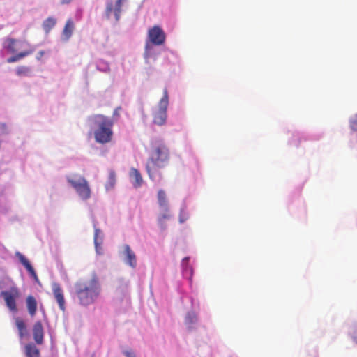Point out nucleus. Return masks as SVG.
<instances>
[{
    "instance_id": "4be33fe9",
    "label": "nucleus",
    "mask_w": 357,
    "mask_h": 357,
    "mask_svg": "<svg viewBox=\"0 0 357 357\" xmlns=\"http://www.w3.org/2000/svg\"><path fill=\"white\" fill-rule=\"evenodd\" d=\"M16 43V40L13 38H8L6 40V48L11 53L15 52L16 50L15 48V44Z\"/></svg>"
},
{
    "instance_id": "7c9ffc66",
    "label": "nucleus",
    "mask_w": 357,
    "mask_h": 357,
    "mask_svg": "<svg viewBox=\"0 0 357 357\" xmlns=\"http://www.w3.org/2000/svg\"><path fill=\"white\" fill-rule=\"evenodd\" d=\"M188 261V257L184 258L183 260V264H185V262L187 263Z\"/></svg>"
},
{
    "instance_id": "20e7f679",
    "label": "nucleus",
    "mask_w": 357,
    "mask_h": 357,
    "mask_svg": "<svg viewBox=\"0 0 357 357\" xmlns=\"http://www.w3.org/2000/svg\"><path fill=\"white\" fill-rule=\"evenodd\" d=\"M148 38L149 42H146L144 52L146 59L151 56L152 45H162L165 43L166 34L160 26L155 25L148 30Z\"/></svg>"
},
{
    "instance_id": "6e6552de",
    "label": "nucleus",
    "mask_w": 357,
    "mask_h": 357,
    "mask_svg": "<svg viewBox=\"0 0 357 357\" xmlns=\"http://www.w3.org/2000/svg\"><path fill=\"white\" fill-rule=\"evenodd\" d=\"M126 0H116L115 5L114 6L112 1H108L105 8V15L107 19L111 17L112 13L114 15L116 21H119L120 19V15L121 12L122 3Z\"/></svg>"
},
{
    "instance_id": "f03ea898",
    "label": "nucleus",
    "mask_w": 357,
    "mask_h": 357,
    "mask_svg": "<svg viewBox=\"0 0 357 357\" xmlns=\"http://www.w3.org/2000/svg\"><path fill=\"white\" fill-rule=\"evenodd\" d=\"M101 287L98 278L94 275L87 281H79L75 284V295L82 305L92 304L98 297Z\"/></svg>"
},
{
    "instance_id": "f704fd0d",
    "label": "nucleus",
    "mask_w": 357,
    "mask_h": 357,
    "mask_svg": "<svg viewBox=\"0 0 357 357\" xmlns=\"http://www.w3.org/2000/svg\"><path fill=\"white\" fill-rule=\"evenodd\" d=\"M180 222H183V220L181 219V220H180Z\"/></svg>"
},
{
    "instance_id": "473e14b6",
    "label": "nucleus",
    "mask_w": 357,
    "mask_h": 357,
    "mask_svg": "<svg viewBox=\"0 0 357 357\" xmlns=\"http://www.w3.org/2000/svg\"><path fill=\"white\" fill-rule=\"evenodd\" d=\"M114 115H118V109H116L114 112Z\"/></svg>"
},
{
    "instance_id": "f8f14e48",
    "label": "nucleus",
    "mask_w": 357,
    "mask_h": 357,
    "mask_svg": "<svg viewBox=\"0 0 357 357\" xmlns=\"http://www.w3.org/2000/svg\"><path fill=\"white\" fill-rule=\"evenodd\" d=\"M16 256L17 257L20 263L26 268L27 271L29 273L30 275L36 281H38V275H37L33 267L31 266V263L28 260V259H26V257L20 252H17Z\"/></svg>"
},
{
    "instance_id": "72a5a7b5",
    "label": "nucleus",
    "mask_w": 357,
    "mask_h": 357,
    "mask_svg": "<svg viewBox=\"0 0 357 357\" xmlns=\"http://www.w3.org/2000/svg\"><path fill=\"white\" fill-rule=\"evenodd\" d=\"M43 55V51H40V52H39V56H42Z\"/></svg>"
},
{
    "instance_id": "f257e3e1",
    "label": "nucleus",
    "mask_w": 357,
    "mask_h": 357,
    "mask_svg": "<svg viewBox=\"0 0 357 357\" xmlns=\"http://www.w3.org/2000/svg\"><path fill=\"white\" fill-rule=\"evenodd\" d=\"M170 152L167 146L161 140L151 142L149 158L146 165V170L149 178L154 182H160L163 176L159 170L169 162Z\"/></svg>"
},
{
    "instance_id": "2eb2a0df",
    "label": "nucleus",
    "mask_w": 357,
    "mask_h": 357,
    "mask_svg": "<svg viewBox=\"0 0 357 357\" xmlns=\"http://www.w3.org/2000/svg\"><path fill=\"white\" fill-rule=\"evenodd\" d=\"M26 357H40L39 349L33 343L26 344L24 346Z\"/></svg>"
},
{
    "instance_id": "7ed1b4c3",
    "label": "nucleus",
    "mask_w": 357,
    "mask_h": 357,
    "mask_svg": "<svg viewBox=\"0 0 357 357\" xmlns=\"http://www.w3.org/2000/svg\"><path fill=\"white\" fill-rule=\"evenodd\" d=\"M96 127L94 130V138L96 142L107 144L112 141L113 136V121L102 114H96L91 117Z\"/></svg>"
},
{
    "instance_id": "9d476101",
    "label": "nucleus",
    "mask_w": 357,
    "mask_h": 357,
    "mask_svg": "<svg viewBox=\"0 0 357 357\" xmlns=\"http://www.w3.org/2000/svg\"><path fill=\"white\" fill-rule=\"evenodd\" d=\"M123 255L125 256L126 262L132 268L137 266V258L135 252L131 250L130 247L126 244L123 246Z\"/></svg>"
},
{
    "instance_id": "f3484780",
    "label": "nucleus",
    "mask_w": 357,
    "mask_h": 357,
    "mask_svg": "<svg viewBox=\"0 0 357 357\" xmlns=\"http://www.w3.org/2000/svg\"><path fill=\"white\" fill-rule=\"evenodd\" d=\"M159 206L165 211H168V202L165 190H159L157 195Z\"/></svg>"
},
{
    "instance_id": "1a4fd4ad",
    "label": "nucleus",
    "mask_w": 357,
    "mask_h": 357,
    "mask_svg": "<svg viewBox=\"0 0 357 357\" xmlns=\"http://www.w3.org/2000/svg\"><path fill=\"white\" fill-rule=\"evenodd\" d=\"M52 292L60 310L64 312L66 310V301L64 298L63 291L59 284L53 283Z\"/></svg>"
},
{
    "instance_id": "4468645a",
    "label": "nucleus",
    "mask_w": 357,
    "mask_h": 357,
    "mask_svg": "<svg viewBox=\"0 0 357 357\" xmlns=\"http://www.w3.org/2000/svg\"><path fill=\"white\" fill-rule=\"evenodd\" d=\"M75 29V24L72 19H68L62 31V36L65 40H69L71 37L73 30Z\"/></svg>"
},
{
    "instance_id": "dca6fc26",
    "label": "nucleus",
    "mask_w": 357,
    "mask_h": 357,
    "mask_svg": "<svg viewBox=\"0 0 357 357\" xmlns=\"http://www.w3.org/2000/svg\"><path fill=\"white\" fill-rule=\"evenodd\" d=\"M130 176L133 178V186L136 188H139L143 183V178L140 172L135 168L130 169Z\"/></svg>"
},
{
    "instance_id": "aec40b11",
    "label": "nucleus",
    "mask_w": 357,
    "mask_h": 357,
    "mask_svg": "<svg viewBox=\"0 0 357 357\" xmlns=\"http://www.w3.org/2000/svg\"><path fill=\"white\" fill-rule=\"evenodd\" d=\"M116 173L114 170H110L107 181L105 185L106 190H109L114 188L116 184Z\"/></svg>"
},
{
    "instance_id": "c85d7f7f",
    "label": "nucleus",
    "mask_w": 357,
    "mask_h": 357,
    "mask_svg": "<svg viewBox=\"0 0 357 357\" xmlns=\"http://www.w3.org/2000/svg\"><path fill=\"white\" fill-rule=\"evenodd\" d=\"M98 229H96V231H95V237H94V241H95V244L96 245V247L98 246V243H97V237H98Z\"/></svg>"
},
{
    "instance_id": "5701e85b",
    "label": "nucleus",
    "mask_w": 357,
    "mask_h": 357,
    "mask_svg": "<svg viewBox=\"0 0 357 357\" xmlns=\"http://www.w3.org/2000/svg\"><path fill=\"white\" fill-rule=\"evenodd\" d=\"M197 321V316L193 312H190L187 314L185 321L188 324H192Z\"/></svg>"
},
{
    "instance_id": "ddd939ff",
    "label": "nucleus",
    "mask_w": 357,
    "mask_h": 357,
    "mask_svg": "<svg viewBox=\"0 0 357 357\" xmlns=\"http://www.w3.org/2000/svg\"><path fill=\"white\" fill-rule=\"evenodd\" d=\"M27 310L31 317H34L37 311V301L32 295H29L26 298Z\"/></svg>"
},
{
    "instance_id": "cd10ccee",
    "label": "nucleus",
    "mask_w": 357,
    "mask_h": 357,
    "mask_svg": "<svg viewBox=\"0 0 357 357\" xmlns=\"http://www.w3.org/2000/svg\"><path fill=\"white\" fill-rule=\"evenodd\" d=\"M353 340L357 344V326L353 331Z\"/></svg>"
},
{
    "instance_id": "423d86ee",
    "label": "nucleus",
    "mask_w": 357,
    "mask_h": 357,
    "mask_svg": "<svg viewBox=\"0 0 357 357\" xmlns=\"http://www.w3.org/2000/svg\"><path fill=\"white\" fill-rule=\"evenodd\" d=\"M68 181L75 188L82 199H88L91 197V190L88 182L83 176L68 178Z\"/></svg>"
},
{
    "instance_id": "b1692460",
    "label": "nucleus",
    "mask_w": 357,
    "mask_h": 357,
    "mask_svg": "<svg viewBox=\"0 0 357 357\" xmlns=\"http://www.w3.org/2000/svg\"><path fill=\"white\" fill-rule=\"evenodd\" d=\"M34 52V49L33 48H30L27 50H25V51H23V52H21L20 53L17 54V56H18V59L19 60L23 59L24 57L26 56H29L31 54H33V52Z\"/></svg>"
},
{
    "instance_id": "393cba45",
    "label": "nucleus",
    "mask_w": 357,
    "mask_h": 357,
    "mask_svg": "<svg viewBox=\"0 0 357 357\" xmlns=\"http://www.w3.org/2000/svg\"><path fill=\"white\" fill-rule=\"evenodd\" d=\"M350 127L352 130L357 131V114L350 119Z\"/></svg>"
},
{
    "instance_id": "412c9836",
    "label": "nucleus",
    "mask_w": 357,
    "mask_h": 357,
    "mask_svg": "<svg viewBox=\"0 0 357 357\" xmlns=\"http://www.w3.org/2000/svg\"><path fill=\"white\" fill-rule=\"evenodd\" d=\"M30 73V68L25 66H21L17 68L16 74L18 76H28Z\"/></svg>"
},
{
    "instance_id": "2f4dec72",
    "label": "nucleus",
    "mask_w": 357,
    "mask_h": 357,
    "mask_svg": "<svg viewBox=\"0 0 357 357\" xmlns=\"http://www.w3.org/2000/svg\"><path fill=\"white\" fill-rule=\"evenodd\" d=\"M169 218V215H166V214H164L162 215V218Z\"/></svg>"
},
{
    "instance_id": "9b49d317",
    "label": "nucleus",
    "mask_w": 357,
    "mask_h": 357,
    "mask_svg": "<svg viewBox=\"0 0 357 357\" xmlns=\"http://www.w3.org/2000/svg\"><path fill=\"white\" fill-rule=\"evenodd\" d=\"M33 339L36 344H42L43 343L44 331L40 321H36L33 326Z\"/></svg>"
},
{
    "instance_id": "a878e982",
    "label": "nucleus",
    "mask_w": 357,
    "mask_h": 357,
    "mask_svg": "<svg viewBox=\"0 0 357 357\" xmlns=\"http://www.w3.org/2000/svg\"><path fill=\"white\" fill-rule=\"evenodd\" d=\"M19 61V59H18L17 54L14 55V56H12L10 57H9L7 59V62L8 63H14V62H16V61Z\"/></svg>"
},
{
    "instance_id": "c756f323",
    "label": "nucleus",
    "mask_w": 357,
    "mask_h": 357,
    "mask_svg": "<svg viewBox=\"0 0 357 357\" xmlns=\"http://www.w3.org/2000/svg\"><path fill=\"white\" fill-rule=\"evenodd\" d=\"M72 0H61V4H68L71 2Z\"/></svg>"
},
{
    "instance_id": "bb28decb",
    "label": "nucleus",
    "mask_w": 357,
    "mask_h": 357,
    "mask_svg": "<svg viewBox=\"0 0 357 357\" xmlns=\"http://www.w3.org/2000/svg\"><path fill=\"white\" fill-rule=\"evenodd\" d=\"M124 354L126 357H136L135 354L132 350L124 351Z\"/></svg>"
},
{
    "instance_id": "39448f33",
    "label": "nucleus",
    "mask_w": 357,
    "mask_h": 357,
    "mask_svg": "<svg viewBox=\"0 0 357 357\" xmlns=\"http://www.w3.org/2000/svg\"><path fill=\"white\" fill-rule=\"evenodd\" d=\"M169 105L167 89L163 91V96L158 103V109L153 114V121L155 124L162 126L165 123L167 114V110Z\"/></svg>"
},
{
    "instance_id": "6ab92c4d",
    "label": "nucleus",
    "mask_w": 357,
    "mask_h": 357,
    "mask_svg": "<svg viewBox=\"0 0 357 357\" xmlns=\"http://www.w3.org/2000/svg\"><path fill=\"white\" fill-rule=\"evenodd\" d=\"M15 324L19 332V336L22 339L26 334V326L24 321L20 317L15 319Z\"/></svg>"
},
{
    "instance_id": "0eeeda50",
    "label": "nucleus",
    "mask_w": 357,
    "mask_h": 357,
    "mask_svg": "<svg viewBox=\"0 0 357 357\" xmlns=\"http://www.w3.org/2000/svg\"><path fill=\"white\" fill-rule=\"evenodd\" d=\"M0 296L3 298L7 307L10 311L15 312L17 311L16 301L20 297V291L18 287H11L8 291H3Z\"/></svg>"
},
{
    "instance_id": "a211bd4d",
    "label": "nucleus",
    "mask_w": 357,
    "mask_h": 357,
    "mask_svg": "<svg viewBox=\"0 0 357 357\" xmlns=\"http://www.w3.org/2000/svg\"><path fill=\"white\" fill-rule=\"evenodd\" d=\"M56 20L52 17H49L43 21L42 26L45 32L46 33H48L52 30V29H53V27L56 25Z\"/></svg>"
}]
</instances>
